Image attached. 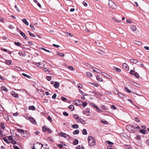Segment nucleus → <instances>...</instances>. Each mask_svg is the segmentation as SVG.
I'll use <instances>...</instances> for the list:
<instances>
[{
  "label": "nucleus",
  "mask_w": 149,
  "mask_h": 149,
  "mask_svg": "<svg viewBox=\"0 0 149 149\" xmlns=\"http://www.w3.org/2000/svg\"><path fill=\"white\" fill-rule=\"evenodd\" d=\"M17 130L19 132H21L22 133H24V131L23 130L21 129H17Z\"/></svg>",
  "instance_id": "8fccbe9b"
},
{
  "label": "nucleus",
  "mask_w": 149,
  "mask_h": 149,
  "mask_svg": "<svg viewBox=\"0 0 149 149\" xmlns=\"http://www.w3.org/2000/svg\"><path fill=\"white\" fill-rule=\"evenodd\" d=\"M21 35L23 36L25 39H27V37L26 36L25 34L23 32L20 31Z\"/></svg>",
  "instance_id": "f3484780"
},
{
  "label": "nucleus",
  "mask_w": 149,
  "mask_h": 149,
  "mask_svg": "<svg viewBox=\"0 0 149 149\" xmlns=\"http://www.w3.org/2000/svg\"><path fill=\"white\" fill-rule=\"evenodd\" d=\"M56 97V94H54L52 96V98L54 99H55Z\"/></svg>",
  "instance_id": "e2e57ef3"
},
{
  "label": "nucleus",
  "mask_w": 149,
  "mask_h": 149,
  "mask_svg": "<svg viewBox=\"0 0 149 149\" xmlns=\"http://www.w3.org/2000/svg\"><path fill=\"white\" fill-rule=\"evenodd\" d=\"M56 54L57 55H59L62 57H64L65 56L64 54L58 52H56Z\"/></svg>",
  "instance_id": "412c9836"
},
{
  "label": "nucleus",
  "mask_w": 149,
  "mask_h": 149,
  "mask_svg": "<svg viewBox=\"0 0 149 149\" xmlns=\"http://www.w3.org/2000/svg\"><path fill=\"white\" fill-rule=\"evenodd\" d=\"M47 119L50 122H51L52 121V118H51L50 116H49L48 117Z\"/></svg>",
  "instance_id": "774afa93"
},
{
  "label": "nucleus",
  "mask_w": 149,
  "mask_h": 149,
  "mask_svg": "<svg viewBox=\"0 0 149 149\" xmlns=\"http://www.w3.org/2000/svg\"><path fill=\"white\" fill-rule=\"evenodd\" d=\"M130 61L131 63H136L138 62L137 60L134 59H131L130 60Z\"/></svg>",
  "instance_id": "2eb2a0df"
},
{
  "label": "nucleus",
  "mask_w": 149,
  "mask_h": 149,
  "mask_svg": "<svg viewBox=\"0 0 149 149\" xmlns=\"http://www.w3.org/2000/svg\"><path fill=\"white\" fill-rule=\"evenodd\" d=\"M15 44L17 46H20L21 45V44L19 42H15Z\"/></svg>",
  "instance_id": "49530a36"
},
{
  "label": "nucleus",
  "mask_w": 149,
  "mask_h": 149,
  "mask_svg": "<svg viewBox=\"0 0 149 149\" xmlns=\"http://www.w3.org/2000/svg\"><path fill=\"white\" fill-rule=\"evenodd\" d=\"M78 143V140L77 139H75L73 141V144L74 145H77Z\"/></svg>",
  "instance_id": "c756f323"
},
{
  "label": "nucleus",
  "mask_w": 149,
  "mask_h": 149,
  "mask_svg": "<svg viewBox=\"0 0 149 149\" xmlns=\"http://www.w3.org/2000/svg\"><path fill=\"white\" fill-rule=\"evenodd\" d=\"M135 43L136 44L139 45H142L141 43L140 42H139L138 41H135Z\"/></svg>",
  "instance_id": "a19ab883"
},
{
  "label": "nucleus",
  "mask_w": 149,
  "mask_h": 149,
  "mask_svg": "<svg viewBox=\"0 0 149 149\" xmlns=\"http://www.w3.org/2000/svg\"><path fill=\"white\" fill-rule=\"evenodd\" d=\"M91 106L94 107L96 109L97 108V107L93 103H91Z\"/></svg>",
  "instance_id": "37998d69"
},
{
  "label": "nucleus",
  "mask_w": 149,
  "mask_h": 149,
  "mask_svg": "<svg viewBox=\"0 0 149 149\" xmlns=\"http://www.w3.org/2000/svg\"><path fill=\"white\" fill-rule=\"evenodd\" d=\"M91 84L96 87H98L99 86L98 84L97 83H93Z\"/></svg>",
  "instance_id": "79ce46f5"
},
{
  "label": "nucleus",
  "mask_w": 149,
  "mask_h": 149,
  "mask_svg": "<svg viewBox=\"0 0 149 149\" xmlns=\"http://www.w3.org/2000/svg\"><path fill=\"white\" fill-rule=\"evenodd\" d=\"M83 106V107H85L87 105V103L86 102H82Z\"/></svg>",
  "instance_id": "c9c22d12"
},
{
  "label": "nucleus",
  "mask_w": 149,
  "mask_h": 149,
  "mask_svg": "<svg viewBox=\"0 0 149 149\" xmlns=\"http://www.w3.org/2000/svg\"><path fill=\"white\" fill-rule=\"evenodd\" d=\"M1 89L2 90L6 92H7L8 91V90L4 86H1Z\"/></svg>",
  "instance_id": "4468645a"
},
{
  "label": "nucleus",
  "mask_w": 149,
  "mask_h": 149,
  "mask_svg": "<svg viewBox=\"0 0 149 149\" xmlns=\"http://www.w3.org/2000/svg\"><path fill=\"white\" fill-rule=\"evenodd\" d=\"M106 143L107 144H109V145H113V142H111V141H106Z\"/></svg>",
  "instance_id": "09e8293b"
},
{
  "label": "nucleus",
  "mask_w": 149,
  "mask_h": 149,
  "mask_svg": "<svg viewBox=\"0 0 149 149\" xmlns=\"http://www.w3.org/2000/svg\"><path fill=\"white\" fill-rule=\"evenodd\" d=\"M87 131L85 129H84L82 131V134L84 135H86L87 134Z\"/></svg>",
  "instance_id": "72a5a7b5"
},
{
  "label": "nucleus",
  "mask_w": 149,
  "mask_h": 149,
  "mask_svg": "<svg viewBox=\"0 0 149 149\" xmlns=\"http://www.w3.org/2000/svg\"><path fill=\"white\" fill-rule=\"evenodd\" d=\"M19 54L21 56H24V53L22 51H20L19 53Z\"/></svg>",
  "instance_id": "7c9ffc66"
},
{
  "label": "nucleus",
  "mask_w": 149,
  "mask_h": 149,
  "mask_svg": "<svg viewBox=\"0 0 149 149\" xmlns=\"http://www.w3.org/2000/svg\"><path fill=\"white\" fill-rule=\"evenodd\" d=\"M79 126L77 124H75L72 126V127L73 128L77 129L78 128Z\"/></svg>",
  "instance_id": "f704fd0d"
},
{
  "label": "nucleus",
  "mask_w": 149,
  "mask_h": 149,
  "mask_svg": "<svg viewBox=\"0 0 149 149\" xmlns=\"http://www.w3.org/2000/svg\"><path fill=\"white\" fill-rule=\"evenodd\" d=\"M43 70L45 72H47V71L48 72H50V71H49L47 68H44Z\"/></svg>",
  "instance_id": "0e129e2a"
},
{
  "label": "nucleus",
  "mask_w": 149,
  "mask_h": 149,
  "mask_svg": "<svg viewBox=\"0 0 149 149\" xmlns=\"http://www.w3.org/2000/svg\"><path fill=\"white\" fill-rule=\"evenodd\" d=\"M23 134L24 135L23 136L25 137H27L29 136L28 133L26 132H24V133H23Z\"/></svg>",
  "instance_id": "aec40b11"
},
{
  "label": "nucleus",
  "mask_w": 149,
  "mask_h": 149,
  "mask_svg": "<svg viewBox=\"0 0 149 149\" xmlns=\"http://www.w3.org/2000/svg\"><path fill=\"white\" fill-rule=\"evenodd\" d=\"M22 74L23 76L24 77H27L29 79H31V76L28 75H27L24 73H22Z\"/></svg>",
  "instance_id": "4be33fe9"
},
{
  "label": "nucleus",
  "mask_w": 149,
  "mask_h": 149,
  "mask_svg": "<svg viewBox=\"0 0 149 149\" xmlns=\"http://www.w3.org/2000/svg\"><path fill=\"white\" fill-rule=\"evenodd\" d=\"M97 110V111L98 112H102V111L101 110L99 109V108L97 107V108L96 109Z\"/></svg>",
  "instance_id": "69168bd1"
},
{
  "label": "nucleus",
  "mask_w": 149,
  "mask_h": 149,
  "mask_svg": "<svg viewBox=\"0 0 149 149\" xmlns=\"http://www.w3.org/2000/svg\"><path fill=\"white\" fill-rule=\"evenodd\" d=\"M59 134L61 136H63L64 137H66L68 136V135L67 134L65 133H63V132H60Z\"/></svg>",
  "instance_id": "9d476101"
},
{
  "label": "nucleus",
  "mask_w": 149,
  "mask_h": 149,
  "mask_svg": "<svg viewBox=\"0 0 149 149\" xmlns=\"http://www.w3.org/2000/svg\"><path fill=\"white\" fill-rule=\"evenodd\" d=\"M112 19L115 22H121V20L120 19L117 18L115 17H113L112 18Z\"/></svg>",
  "instance_id": "1a4fd4ad"
},
{
  "label": "nucleus",
  "mask_w": 149,
  "mask_h": 149,
  "mask_svg": "<svg viewBox=\"0 0 149 149\" xmlns=\"http://www.w3.org/2000/svg\"><path fill=\"white\" fill-rule=\"evenodd\" d=\"M27 120H29L32 123L34 124H36L37 123L34 119L31 117H27L26 118Z\"/></svg>",
  "instance_id": "39448f33"
},
{
  "label": "nucleus",
  "mask_w": 149,
  "mask_h": 149,
  "mask_svg": "<svg viewBox=\"0 0 149 149\" xmlns=\"http://www.w3.org/2000/svg\"><path fill=\"white\" fill-rule=\"evenodd\" d=\"M114 69L116 70V71L117 72H120L121 71V70L117 68H116V67H114Z\"/></svg>",
  "instance_id": "4c0bfd02"
},
{
  "label": "nucleus",
  "mask_w": 149,
  "mask_h": 149,
  "mask_svg": "<svg viewBox=\"0 0 149 149\" xmlns=\"http://www.w3.org/2000/svg\"><path fill=\"white\" fill-rule=\"evenodd\" d=\"M135 139L137 140H141V136L139 135H137Z\"/></svg>",
  "instance_id": "cd10ccee"
},
{
  "label": "nucleus",
  "mask_w": 149,
  "mask_h": 149,
  "mask_svg": "<svg viewBox=\"0 0 149 149\" xmlns=\"http://www.w3.org/2000/svg\"><path fill=\"white\" fill-rule=\"evenodd\" d=\"M82 102L81 100H78L73 102V104L74 105L79 106L81 105Z\"/></svg>",
  "instance_id": "20e7f679"
},
{
  "label": "nucleus",
  "mask_w": 149,
  "mask_h": 149,
  "mask_svg": "<svg viewBox=\"0 0 149 149\" xmlns=\"http://www.w3.org/2000/svg\"><path fill=\"white\" fill-rule=\"evenodd\" d=\"M11 94L14 97L16 98H18L19 97L18 94L16 93L14 91H12L11 92Z\"/></svg>",
  "instance_id": "423d86ee"
},
{
  "label": "nucleus",
  "mask_w": 149,
  "mask_h": 149,
  "mask_svg": "<svg viewBox=\"0 0 149 149\" xmlns=\"http://www.w3.org/2000/svg\"><path fill=\"white\" fill-rule=\"evenodd\" d=\"M3 139L4 140V141H5L6 143H8V139L6 138V137H4L3 138Z\"/></svg>",
  "instance_id": "4d7b16f0"
},
{
  "label": "nucleus",
  "mask_w": 149,
  "mask_h": 149,
  "mask_svg": "<svg viewBox=\"0 0 149 149\" xmlns=\"http://www.w3.org/2000/svg\"><path fill=\"white\" fill-rule=\"evenodd\" d=\"M62 100L63 101H65L66 100V99L64 97H61Z\"/></svg>",
  "instance_id": "680f3d73"
},
{
  "label": "nucleus",
  "mask_w": 149,
  "mask_h": 149,
  "mask_svg": "<svg viewBox=\"0 0 149 149\" xmlns=\"http://www.w3.org/2000/svg\"><path fill=\"white\" fill-rule=\"evenodd\" d=\"M101 122L104 124H107L108 123V122H107V121H105V120H101Z\"/></svg>",
  "instance_id": "052dcab7"
},
{
  "label": "nucleus",
  "mask_w": 149,
  "mask_h": 149,
  "mask_svg": "<svg viewBox=\"0 0 149 149\" xmlns=\"http://www.w3.org/2000/svg\"><path fill=\"white\" fill-rule=\"evenodd\" d=\"M131 28L132 30L134 31H135L136 30V27L135 26L132 25L131 26Z\"/></svg>",
  "instance_id": "bb28decb"
},
{
  "label": "nucleus",
  "mask_w": 149,
  "mask_h": 149,
  "mask_svg": "<svg viewBox=\"0 0 149 149\" xmlns=\"http://www.w3.org/2000/svg\"><path fill=\"white\" fill-rule=\"evenodd\" d=\"M86 75L87 77H92L93 75L92 74L89 72H86Z\"/></svg>",
  "instance_id": "b1692460"
},
{
  "label": "nucleus",
  "mask_w": 149,
  "mask_h": 149,
  "mask_svg": "<svg viewBox=\"0 0 149 149\" xmlns=\"http://www.w3.org/2000/svg\"><path fill=\"white\" fill-rule=\"evenodd\" d=\"M134 75L136 77L139 78V74L137 72H135L134 74Z\"/></svg>",
  "instance_id": "864d4df0"
},
{
  "label": "nucleus",
  "mask_w": 149,
  "mask_h": 149,
  "mask_svg": "<svg viewBox=\"0 0 149 149\" xmlns=\"http://www.w3.org/2000/svg\"><path fill=\"white\" fill-rule=\"evenodd\" d=\"M90 111V109L89 108H86L85 110V112L84 114H86L87 113H89Z\"/></svg>",
  "instance_id": "a878e982"
},
{
  "label": "nucleus",
  "mask_w": 149,
  "mask_h": 149,
  "mask_svg": "<svg viewBox=\"0 0 149 149\" xmlns=\"http://www.w3.org/2000/svg\"><path fill=\"white\" fill-rule=\"evenodd\" d=\"M22 22L24 23L26 25L28 26L29 25L28 22H27L26 19H23L22 20Z\"/></svg>",
  "instance_id": "ddd939ff"
},
{
  "label": "nucleus",
  "mask_w": 149,
  "mask_h": 149,
  "mask_svg": "<svg viewBox=\"0 0 149 149\" xmlns=\"http://www.w3.org/2000/svg\"><path fill=\"white\" fill-rule=\"evenodd\" d=\"M51 76H47L46 77V79L48 81H50L51 79Z\"/></svg>",
  "instance_id": "ea45409f"
},
{
  "label": "nucleus",
  "mask_w": 149,
  "mask_h": 149,
  "mask_svg": "<svg viewBox=\"0 0 149 149\" xmlns=\"http://www.w3.org/2000/svg\"><path fill=\"white\" fill-rule=\"evenodd\" d=\"M13 147L15 149H19L17 146L15 145L13 146Z\"/></svg>",
  "instance_id": "338daca9"
},
{
  "label": "nucleus",
  "mask_w": 149,
  "mask_h": 149,
  "mask_svg": "<svg viewBox=\"0 0 149 149\" xmlns=\"http://www.w3.org/2000/svg\"><path fill=\"white\" fill-rule=\"evenodd\" d=\"M29 110H35V107L33 106H30L29 107Z\"/></svg>",
  "instance_id": "5701e85b"
},
{
  "label": "nucleus",
  "mask_w": 149,
  "mask_h": 149,
  "mask_svg": "<svg viewBox=\"0 0 149 149\" xmlns=\"http://www.w3.org/2000/svg\"><path fill=\"white\" fill-rule=\"evenodd\" d=\"M5 63L8 65H10L12 63V61L10 60H6L5 61Z\"/></svg>",
  "instance_id": "6ab92c4d"
},
{
  "label": "nucleus",
  "mask_w": 149,
  "mask_h": 149,
  "mask_svg": "<svg viewBox=\"0 0 149 149\" xmlns=\"http://www.w3.org/2000/svg\"><path fill=\"white\" fill-rule=\"evenodd\" d=\"M98 52L100 54L102 55H103L104 54V52L103 51L100 50H99L98 51Z\"/></svg>",
  "instance_id": "c03bdc74"
},
{
  "label": "nucleus",
  "mask_w": 149,
  "mask_h": 149,
  "mask_svg": "<svg viewBox=\"0 0 149 149\" xmlns=\"http://www.w3.org/2000/svg\"><path fill=\"white\" fill-rule=\"evenodd\" d=\"M134 85L138 87H140V85L139 84H137L136 83H134Z\"/></svg>",
  "instance_id": "603ef678"
},
{
  "label": "nucleus",
  "mask_w": 149,
  "mask_h": 149,
  "mask_svg": "<svg viewBox=\"0 0 149 149\" xmlns=\"http://www.w3.org/2000/svg\"><path fill=\"white\" fill-rule=\"evenodd\" d=\"M47 128L46 126H44L42 128V130L43 131L46 132L47 131Z\"/></svg>",
  "instance_id": "de8ad7c7"
},
{
  "label": "nucleus",
  "mask_w": 149,
  "mask_h": 149,
  "mask_svg": "<svg viewBox=\"0 0 149 149\" xmlns=\"http://www.w3.org/2000/svg\"><path fill=\"white\" fill-rule=\"evenodd\" d=\"M117 95H118V96L121 98H125L126 96L125 95L120 93H118Z\"/></svg>",
  "instance_id": "dca6fc26"
},
{
  "label": "nucleus",
  "mask_w": 149,
  "mask_h": 149,
  "mask_svg": "<svg viewBox=\"0 0 149 149\" xmlns=\"http://www.w3.org/2000/svg\"><path fill=\"white\" fill-rule=\"evenodd\" d=\"M15 7L17 12H20V11L18 9V7H17V5H15Z\"/></svg>",
  "instance_id": "bf43d9fd"
},
{
  "label": "nucleus",
  "mask_w": 149,
  "mask_h": 149,
  "mask_svg": "<svg viewBox=\"0 0 149 149\" xmlns=\"http://www.w3.org/2000/svg\"><path fill=\"white\" fill-rule=\"evenodd\" d=\"M96 79L99 81L101 82L103 81V79L101 78L100 77V76L98 75H97L96 76Z\"/></svg>",
  "instance_id": "f8f14e48"
},
{
  "label": "nucleus",
  "mask_w": 149,
  "mask_h": 149,
  "mask_svg": "<svg viewBox=\"0 0 149 149\" xmlns=\"http://www.w3.org/2000/svg\"><path fill=\"white\" fill-rule=\"evenodd\" d=\"M123 67L124 69L126 70H129L128 65L126 63H123Z\"/></svg>",
  "instance_id": "6e6552de"
},
{
  "label": "nucleus",
  "mask_w": 149,
  "mask_h": 149,
  "mask_svg": "<svg viewBox=\"0 0 149 149\" xmlns=\"http://www.w3.org/2000/svg\"><path fill=\"white\" fill-rule=\"evenodd\" d=\"M124 90L125 91L128 92L129 93H130L131 92L127 88L125 87L124 88Z\"/></svg>",
  "instance_id": "e433bc0d"
},
{
  "label": "nucleus",
  "mask_w": 149,
  "mask_h": 149,
  "mask_svg": "<svg viewBox=\"0 0 149 149\" xmlns=\"http://www.w3.org/2000/svg\"><path fill=\"white\" fill-rule=\"evenodd\" d=\"M74 118L77 121H78V120L79 119V117L76 114H75L73 116Z\"/></svg>",
  "instance_id": "393cba45"
},
{
  "label": "nucleus",
  "mask_w": 149,
  "mask_h": 149,
  "mask_svg": "<svg viewBox=\"0 0 149 149\" xmlns=\"http://www.w3.org/2000/svg\"><path fill=\"white\" fill-rule=\"evenodd\" d=\"M33 64L36 65L38 67L41 68H43L45 66V63L43 62H34Z\"/></svg>",
  "instance_id": "7ed1b4c3"
},
{
  "label": "nucleus",
  "mask_w": 149,
  "mask_h": 149,
  "mask_svg": "<svg viewBox=\"0 0 149 149\" xmlns=\"http://www.w3.org/2000/svg\"><path fill=\"white\" fill-rule=\"evenodd\" d=\"M28 32L29 33V35L31 36H32V37H36V36L34 34L32 33H30L29 31H28Z\"/></svg>",
  "instance_id": "58836bf2"
},
{
  "label": "nucleus",
  "mask_w": 149,
  "mask_h": 149,
  "mask_svg": "<svg viewBox=\"0 0 149 149\" xmlns=\"http://www.w3.org/2000/svg\"><path fill=\"white\" fill-rule=\"evenodd\" d=\"M124 147L125 148H130V146L129 145H124Z\"/></svg>",
  "instance_id": "5fc2aeb1"
},
{
  "label": "nucleus",
  "mask_w": 149,
  "mask_h": 149,
  "mask_svg": "<svg viewBox=\"0 0 149 149\" xmlns=\"http://www.w3.org/2000/svg\"><path fill=\"white\" fill-rule=\"evenodd\" d=\"M65 34L67 36H70L71 37H72L73 36V35L72 34L68 32H66Z\"/></svg>",
  "instance_id": "a18cd8bd"
},
{
  "label": "nucleus",
  "mask_w": 149,
  "mask_h": 149,
  "mask_svg": "<svg viewBox=\"0 0 149 149\" xmlns=\"http://www.w3.org/2000/svg\"><path fill=\"white\" fill-rule=\"evenodd\" d=\"M59 86V83L58 82H55L54 85V87L56 88H58Z\"/></svg>",
  "instance_id": "9b49d317"
},
{
  "label": "nucleus",
  "mask_w": 149,
  "mask_h": 149,
  "mask_svg": "<svg viewBox=\"0 0 149 149\" xmlns=\"http://www.w3.org/2000/svg\"><path fill=\"white\" fill-rule=\"evenodd\" d=\"M77 120V122L81 123L84 124H86V122L83 119L81 118H79V119Z\"/></svg>",
  "instance_id": "0eeeda50"
},
{
  "label": "nucleus",
  "mask_w": 149,
  "mask_h": 149,
  "mask_svg": "<svg viewBox=\"0 0 149 149\" xmlns=\"http://www.w3.org/2000/svg\"><path fill=\"white\" fill-rule=\"evenodd\" d=\"M1 128L2 129L4 130L5 129V126L4 124L3 123H2L1 125Z\"/></svg>",
  "instance_id": "473e14b6"
},
{
  "label": "nucleus",
  "mask_w": 149,
  "mask_h": 149,
  "mask_svg": "<svg viewBox=\"0 0 149 149\" xmlns=\"http://www.w3.org/2000/svg\"><path fill=\"white\" fill-rule=\"evenodd\" d=\"M88 141L89 145L91 147H92L95 145V141L92 136H89L88 138Z\"/></svg>",
  "instance_id": "f257e3e1"
},
{
  "label": "nucleus",
  "mask_w": 149,
  "mask_h": 149,
  "mask_svg": "<svg viewBox=\"0 0 149 149\" xmlns=\"http://www.w3.org/2000/svg\"><path fill=\"white\" fill-rule=\"evenodd\" d=\"M79 132V130H76L73 132V134L74 135L78 134Z\"/></svg>",
  "instance_id": "c85d7f7f"
},
{
  "label": "nucleus",
  "mask_w": 149,
  "mask_h": 149,
  "mask_svg": "<svg viewBox=\"0 0 149 149\" xmlns=\"http://www.w3.org/2000/svg\"><path fill=\"white\" fill-rule=\"evenodd\" d=\"M69 108L71 111H73L74 110V107L73 105H71L68 107Z\"/></svg>",
  "instance_id": "a211bd4d"
},
{
  "label": "nucleus",
  "mask_w": 149,
  "mask_h": 149,
  "mask_svg": "<svg viewBox=\"0 0 149 149\" xmlns=\"http://www.w3.org/2000/svg\"><path fill=\"white\" fill-rule=\"evenodd\" d=\"M140 132H141L143 134H145L146 133V132L147 131L146 130H140Z\"/></svg>",
  "instance_id": "2f4dec72"
},
{
  "label": "nucleus",
  "mask_w": 149,
  "mask_h": 149,
  "mask_svg": "<svg viewBox=\"0 0 149 149\" xmlns=\"http://www.w3.org/2000/svg\"><path fill=\"white\" fill-rule=\"evenodd\" d=\"M134 120L136 121V122H139L140 121V119L139 118H137V117L135 118H134Z\"/></svg>",
  "instance_id": "3c124183"
},
{
  "label": "nucleus",
  "mask_w": 149,
  "mask_h": 149,
  "mask_svg": "<svg viewBox=\"0 0 149 149\" xmlns=\"http://www.w3.org/2000/svg\"><path fill=\"white\" fill-rule=\"evenodd\" d=\"M63 114L65 116H68V113L64 111L63 112Z\"/></svg>",
  "instance_id": "6e6d98bb"
},
{
  "label": "nucleus",
  "mask_w": 149,
  "mask_h": 149,
  "mask_svg": "<svg viewBox=\"0 0 149 149\" xmlns=\"http://www.w3.org/2000/svg\"><path fill=\"white\" fill-rule=\"evenodd\" d=\"M78 87L79 88H81L82 87V85L80 84H79L77 85Z\"/></svg>",
  "instance_id": "13d9d810"
},
{
  "label": "nucleus",
  "mask_w": 149,
  "mask_h": 149,
  "mask_svg": "<svg viewBox=\"0 0 149 149\" xmlns=\"http://www.w3.org/2000/svg\"><path fill=\"white\" fill-rule=\"evenodd\" d=\"M109 6L113 9H115L116 8V5L111 0H109L108 3Z\"/></svg>",
  "instance_id": "f03ea898"
}]
</instances>
